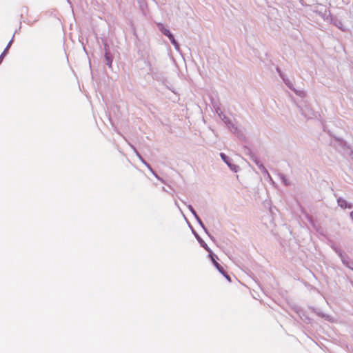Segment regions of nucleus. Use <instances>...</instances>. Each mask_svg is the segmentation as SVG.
I'll return each instance as SVG.
<instances>
[{
    "label": "nucleus",
    "mask_w": 353,
    "mask_h": 353,
    "mask_svg": "<svg viewBox=\"0 0 353 353\" xmlns=\"http://www.w3.org/2000/svg\"><path fill=\"white\" fill-rule=\"evenodd\" d=\"M158 26H159V29L161 30V31L162 32V33H163V34H165V36H167V37L170 39V40L171 43H172L173 45H174V46H175L176 48H178V44H177V43H176V40L174 39V36H173V35H172V34L170 32V30H168V29H166V28H165L163 26V25H162V24H159V25H158Z\"/></svg>",
    "instance_id": "1"
},
{
    "label": "nucleus",
    "mask_w": 353,
    "mask_h": 353,
    "mask_svg": "<svg viewBox=\"0 0 353 353\" xmlns=\"http://www.w3.org/2000/svg\"><path fill=\"white\" fill-rule=\"evenodd\" d=\"M337 202H338V205L342 208H351V205H347L346 201L343 199L339 198L337 200Z\"/></svg>",
    "instance_id": "2"
},
{
    "label": "nucleus",
    "mask_w": 353,
    "mask_h": 353,
    "mask_svg": "<svg viewBox=\"0 0 353 353\" xmlns=\"http://www.w3.org/2000/svg\"><path fill=\"white\" fill-rule=\"evenodd\" d=\"M212 261L215 267L218 269V270L223 274H225V270L223 268L212 258Z\"/></svg>",
    "instance_id": "3"
},
{
    "label": "nucleus",
    "mask_w": 353,
    "mask_h": 353,
    "mask_svg": "<svg viewBox=\"0 0 353 353\" xmlns=\"http://www.w3.org/2000/svg\"><path fill=\"white\" fill-rule=\"evenodd\" d=\"M220 156L221 157V159L226 163L228 164V160H227V157L225 154L223 153H221L220 154Z\"/></svg>",
    "instance_id": "4"
},
{
    "label": "nucleus",
    "mask_w": 353,
    "mask_h": 353,
    "mask_svg": "<svg viewBox=\"0 0 353 353\" xmlns=\"http://www.w3.org/2000/svg\"><path fill=\"white\" fill-rule=\"evenodd\" d=\"M10 42L8 43V46L6 47V48L4 50V51L3 52V53H4V55L6 54L8 48H10Z\"/></svg>",
    "instance_id": "5"
},
{
    "label": "nucleus",
    "mask_w": 353,
    "mask_h": 353,
    "mask_svg": "<svg viewBox=\"0 0 353 353\" xmlns=\"http://www.w3.org/2000/svg\"><path fill=\"white\" fill-rule=\"evenodd\" d=\"M225 276V277L229 281H230V277L225 272V274H223Z\"/></svg>",
    "instance_id": "6"
},
{
    "label": "nucleus",
    "mask_w": 353,
    "mask_h": 353,
    "mask_svg": "<svg viewBox=\"0 0 353 353\" xmlns=\"http://www.w3.org/2000/svg\"><path fill=\"white\" fill-rule=\"evenodd\" d=\"M4 57V53H2L0 56V63L2 61Z\"/></svg>",
    "instance_id": "7"
},
{
    "label": "nucleus",
    "mask_w": 353,
    "mask_h": 353,
    "mask_svg": "<svg viewBox=\"0 0 353 353\" xmlns=\"http://www.w3.org/2000/svg\"><path fill=\"white\" fill-rule=\"evenodd\" d=\"M350 217L353 220V211L350 213Z\"/></svg>",
    "instance_id": "8"
}]
</instances>
